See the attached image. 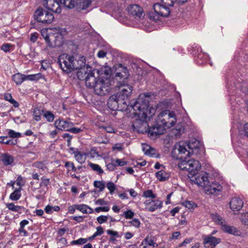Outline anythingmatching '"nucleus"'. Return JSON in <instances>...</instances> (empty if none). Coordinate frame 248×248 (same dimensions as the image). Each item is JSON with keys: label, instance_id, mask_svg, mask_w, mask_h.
<instances>
[{"label": "nucleus", "instance_id": "obj_1", "mask_svg": "<svg viewBox=\"0 0 248 248\" xmlns=\"http://www.w3.org/2000/svg\"><path fill=\"white\" fill-rule=\"evenodd\" d=\"M149 96L148 93L140 94L137 100L131 102L127 109L138 119L150 120L155 115L156 110L153 107L149 106L148 101L144 98Z\"/></svg>", "mask_w": 248, "mask_h": 248}, {"label": "nucleus", "instance_id": "obj_2", "mask_svg": "<svg viewBox=\"0 0 248 248\" xmlns=\"http://www.w3.org/2000/svg\"><path fill=\"white\" fill-rule=\"evenodd\" d=\"M59 63L61 69L67 73L81 68L85 65V59L83 57L76 59L74 56L63 54L59 58Z\"/></svg>", "mask_w": 248, "mask_h": 248}, {"label": "nucleus", "instance_id": "obj_3", "mask_svg": "<svg viewBox=\"0 0 248 248\" xmlns=\"http://www.w3.org/2000/svg\"><path fill=\"white\" fill-rule=\"evenodd\" d=\"M100 74L98 70L92 69V68L85 65L77 72L78 78L84 80L85 85L88 88L93 89L100 79Z\"/></svg>", "mask_w": 248, "mask_h": 248}, {"label": "nucleus", "instance_id": "obj_4", "mask_svg": "<svg viewBox=\"0 0 248 248\" xmlns=\"http://www.w3.org/2000/svg\"><path fill=\"white\" fill-rule=\"evenodd\" d=\"M157 120L159 124H163L167 129L174 126L177 122L174 112L168 109L160 112L157 116Z\"/></svg>", "mask_w": 248, "mask_h": 248}, {"label": "nucleus", "instance_id": "obj_5", "mask_svg": "<svg viewBox=\"0 0 248 248\" xmlns=\"http://www.w3.org/2000/svg\"><path fill=\"white\" fill-rule=\"evenodd\" d=\"M178 166L181 170L188 171V175L195 174V172L198 171L201 167L199 161L193 159L182 160L179 162Z\"/></svg>", "mask_w": 248, "mask_h": 248}, {"label": "nucleus", "instance_id": "obj_6", "mask_svg": "<svg viewBox=\"0 0 248 248\" xmlns=\"http://www.w3.org/2000/svg\"><path fill=\"white\" fill-rule=\"evenodd\" d=\"M187 144L184 142L181 141L176 143L171 152L172 157L175 159H181L183 157V155L186 153H187V155H189L191 152L187 150Z\"/></svg>", "mask_w": 248, "mask_h": 248}, {"label": "nucleus", "instance_id": "obj_7", "mask_svg": "<svg viewBox=\"0 0 248 248\" xmlns=\"http://www.w3.org/2000/svg\"><path fill=\"white\" fill-rule=\"evenodd\" d=\"M35 18L39 22L45 24L51 23L54 20L52 14L42 8L37 9L34 13Z\"/></svg>", "mask_w": 248, "mask_h": 248}, {"label": "nucleus", "instance_id": "obj_8", "mask_svg": "<svg viewBox=\"0 0 248 248\" xmlns=\"http://www.w3.org/2000/svg\"><path fill=\"white\" fill-rule=\"evenodd\" d=\"M190 181L204 188L209 182L208 174L205 172H195V174L188 175Z\"/></svg>", "mask_w": 248, "mask_h": 248}, {"label": "nucleus", "instance_id": "obj_9", "mask_svg": "<svg viewBox=\"0 0 248 248\" xmlns=\"http://www.w3.org/2000/svg\"><path fill=\"white\" fill-rule=\"evenodd\" d=\"M94 92L98 95H104L109 92L110 83L108 79L100 78L93 88Z\"/></svg>", "mask_w": 248, "mask_h": 248}, {"label": "nucleus", "instance_id": "obj_10", "mask_svg": "<svg viewBox=\"0 0 248 248\" xmlns=\"http://www.w3.org/2000/svg\"><path fill=\"white\" fill-rule=\"evenodd\" d=\"M65 31L60 28H55L50 29V35L51 36V44H54V47L61 45L62 35Z\"/></svg>", "mask_w": 248, "mask_h": 248}, {"label": "nucleus", "instance_id": "obj_11", "mask_svg": "<svg viewBox=\"0 0 248 248\" xmlns=\"http://www.w3.org/2000/svg\"><path fill=\"white\" fill-rule=\"evenodd\" d=\"M108 108L112 110H116L119 108L122 109H127L128 106H125L122 102V100L119 97L118 94H114L110 96L108 101Z\"/></svg>", "mask_w": 248, "mask_h": 248}, {"label": "nucleus", "instance_id": "obj_12", "mask_svg": "<svg viewBox=\"0 0 248 248\" xmlns=\"http://www.w3.org/2000/svg\"><path fill=\"white\" fill-rule=\"evenodd\" d=\"M41 77L42 76L40 74L25 76L20 73H17L13 76L12 79L16 85H19L21 84L24 80H38L41 78Z\"/></svg>", "mask_w": 248, "mask_h": 248}, {"label": "nucleus", "instance_id": "obj_13", "mask_svg": "<svg viewBox=\"0 0 248 248\" xmlns=\"http://www.w3.org/2000/svg\"><path fill=\"white\" fill-rule=\"evenodd\" d=\"M119 90V92L116 94L121 98L123 104L127 107V103H128V98L132 91V87L129 85H123L120 87Z\"/></svg>", "mask_w": 248, "mask_h": 248}, {"label": "nucleus", "instance_id": "obj_14", "mask_svg": "<svg viewBox=\"0 0 248 248\" xmlns=\"http://www.w3.org/2000/svg\"><path fill=\"white\" fill-rule=\"evenodd\" d=\"M204 192L207 195H218L222 191V186L218 183L208 182V184L203 188Z\"/></svg>", "mask_w": 248, "mask_h": 248}, {"label": "nucleus", "instance_id": "obj_15", "mask_svg": "<svg viewBox=\"0 0 248 248\" xmlns=\"http://www.w3.org/2000/svg\"><path fill=\"white\" fill-rule=\"evenodd\" d=\"M129 15L135 19H140L144 17V14L141 7L137 4H132L127 7Z\"/></svg>", "mask_w": 248, "mask_h": 248}, {"label": "nucleus", "instance_id": "obj_16", "mask_svg": "<svg viewBox=\"0 0 248 248\" xmlns=\"http://www.w3.org/2000/svg\"><path fill=\"white\" fill-rule=\"evenodd\" d=\"M154 9L157 14L163 17L169 16L170 13V7L161 2L155 4Z\"/></svg>", "mask_w": 248, "mask_h": 248}, {"label": "nucleus", "instance_id": "obj_17", "mask_svg": "<svg viewBox=\"0 0 248 248\" xmlns=\"http://www.w3.org/2000/svg\"><path fill=\"white\" fill-rule=\"evenodd\" d=\"M144 204L145 209L150 212H154L162 207V202L159 200H147L144 202Z\"/></svg>", "mask_w": 248, "mask_h": 248}, {"label": "nucleus", "instance_id": "obj_18", "mask_svg": "<svg viewBox=\"0 0 248 248\" xmlns=\"http://www.w3.org/2000/svg\"><path fill=\"white\" fill-rule=\"evenodd\" d=\"M243 204L242 200L237 197L232 198L229 202L230 208L234 214H235L236 212L240 211L242 208Z\"/></svg>", "mask_w": 248, "mask_h": 248}, {"label": "nucleus", "instance_id": "obj_19", "mask_svg": "<svg viewBox=\"0 0 248 248\" xmlns=\"http://www.w3.org/2000/svg\"><path fill=\"white\" fill-rule=\"evenodd\" d=\"M43 5L54 13L61 12V8L57 0H44Z\"/></svg>", "mask_w": 248, "mask_h": 248}, {"label": "nucleus", "instance_id": "obj_20", "mask_svg": "<svg viewBox=\"0 0 248 248\" xmlns=\"http://www.w3.org/2000/svg\"><path fill=\"white\" fill-rule=\"evenodd\" d=\"M221 239L217 238L212 235L206 236L203 239V244L205 247L206 245H208L212 248H214L217 244L221 242Z\"/></svg>", "mask_w": 248, "mask_h": 248}, {"label": "nucleus", "instance_id": "obj_21", "mask_svg": "<svg viewBox=\"0 0 248 248\" xmlns=\"http://www.w3.org/2000/svg\"><path fill=\"white\" fill-rule=\"evenodd\" d=\"M167 128L163 124H159L156 120V124L149 130V134L151 136H157L164 133Z\"/></svg>", "mask_w": 248, "mask_h": 248}, {"label": "nucleus", "instance_id": "obj_22", "mask_svg": "<svg viewBox=\"0 0 248 248\" xmlns=\"http://www.w3.org/2000/svg\"><path fill=\"white\" fill-rule=\"evenodd\" d=\"M148 120H141V119L136 120L133 124L134 129L139 132H142L146 130L148 126L147 123Z\"/></svg>", "mask_w": 248, "mask_h": 248}, {"label": "nucleus", "instance_id": "obj_23", "mask_svg": "<svg viewBox=\"0 0 248 248\" xmlns=\"http://www.w3.org/2000/svg\"><path fill=\"white\" fill-rule=\"evenodd\" d=\"M187 145L188 149L191 150V151H190L191 154H198V149L202 147V143L196 139L191 140Z\"/></svg>", "mask_w": 248, "mask_h": 248}, {"label": "nucleus", "instance_id": "obj_24", "mask_svg": "<svg viewBox=\"0 0 248 248\" xmlns=\"http://www.w3.org/2000/svg\"><path fill=\"white\" fill-rule=\"evenodd\" d=\"M40 32L42 36L45 39L46 43L47 44V46L50 48L54 47V44H51V36L50 35V29H47L46 28H44L41 30Z\"/></svg>", "mask_w": 248, "mask_h": 248}, {"label": "nucleus", "instance_id": "obj_25", "mask_svg": "<svg viewBox=\"0 0 248 248\" xmlns=\"http://www.w3.org/2000/svg\"><path fill=\"white\" fill-rule=\"evenodd\" d=\"M71 123L62 120H57L55 121L54 124L56 128L64 131H68L70 128Z\"/></svg>", "mask_w": 248, "mask_h": 248}, {"label": "nucleus", "instance_id": "obj_26", "mask_svg": "<svg viewBox=\"0 0 248 248\" xmlns=\"http://www.w3.org/2000/svg\"><path fill=\"white\" fill-rule=\"evenodd\" d=\"M221 229L223 231L227 233L236 235H239V232L237 228L234 226L228 225L226 222L221 227Z\"/></svg>", "mask_w": 248, "mask_h": 248}, {"label": "nucleus", "instance_id": "obj_27", "mask_svg": "<svg viewBox=\"0 0 248 248\" xmlns=\"http://www.w3.org/2000/svg\"><path fill=\"white\" fill-rule=\"evenodd\" d=\"M142 150L144 153V154L147 155L152 157L157 156L155 150L146 143L142 144Z\"/></svg>", "mask_w": 248, "mask_h": 248}, {"label": "nucleus", "instance_id": "obj_28", "mask_svg": "<svg viewBox=\"0 0 248 248\" xmlns=\"http://www.w3.org/2000/svg\"><path fill=\"white\" fill-rule=\"evenodd\" d=\"M210 216L213 221H214L216 224L219 225L220 227L226 222L223 217L217 213H211Z\"/></svg>", "mask_w": 248, "mask_h": 248}, {"label": "nucleus", "instance_id": "obj_29", "mask_svg": "<svg viewBox=\"0 0 248 248\" xmlns=\"http://www.w3.org/2000/svg\"><path fill=\"white\" fill-rule=\"evenodd\" d=\"M155 176L160 181H164L168 179L170 174L165 170H161L155 173Z\"/></svg>", "mask_w": 248, "mask_h": 248}, {"label": "nucleus", "instance_id": "obj_30", "mask_svg": "<svg viewBox=\"0 0 248 248\" xmlns=\"http://www.w3.org/2000/svg\"><path fill=\"white\" fill-rule=\"evenodd\" d=\"M77 209L84 214H91L93 209L85 204H77Z\"/></svg>", "mask_w": 248, "mask_h": 248}, {"label": "nucleus", "instance_id": "obj_31", "mask_svg": "<svg viewBox=\"0 0 248 248\" xmlns=\"http://www.w3.org/2000/svg\"><path fill=\"white\" fill-rule=\"evenodd\" d=\"M1 161L4 165H11L14 161L13 156L7 154H3L1 155Z\"/></svg>", "mask_w": 248, "mask_h": 248}, {"label": "nucleus", "instance_id": "obj_32", "mask_svg": "<svg viewBox=\"0 0 248 248\" xmlns=\"http://www.w3.org/2000/svg\"><path fill=\"white\" fill-rule=\"evenodd\" d=\"M21 187L16 189L10 195L9 198L12 201H17L21 197Z\"/></svg>", "mask_w": 248, "mask_h": 248}, {"label": "nucleus", "instance_id": "obj_33", "mask_svg": "<svg viewBox=\"0 0 248 248\" xmlns=\"http://www.w3.org/2000/svg\"><path fill=\"white\" fill-rule=\"evenodd\" d=\"M59 1L61 4L68 9L73 8L76 3L75 0H59Z\"/></svg>", "mask_w": 248, "mask_h": 248}, {"label": "nucleus", "instance_id": "obj_34", "mask_svg": "<svg viewBox=\"0 0 248 248\" xmlns=\"http://www.w3.org/2000/svg\"><path fill=\"white\" fill-rule=\"evenodd\" d=\"M75 157L76 160L80 164L84 163L86 160V155L79 152H75Z\"/></svg>", "mask_w": 248, "mask_h": 248}, {"label": "nucleus", "instance_id": "obj_35", "mask_svg": "<svg viewBox=\"0 0 248 248\" xmlns=\"http://www.w3.org/2000/svg\"><path fill=\"white\" fill-rule=\"evenodd\" d=\"M143 243H145V245L143 247V248H148V246H153V247H155L157 246V245L148 236L146 237L144 239L143 242H142V244H143Z\"/></svg>", "mask_w": 248, "mask_h": 248}, {"label": "nucleus", "instance_id": "obj_36", "mask_svg": "<svg viewBox=\"0 0 248 248\" xmlns=\"http://www.w3.org/2000/svg\"><path fill=\"white\" fill-rule=\"evenodd\" d=\"M239 219L243 224L248 225V212L241 213Z\"/></svg>", "mask_w": 248, "mask_h": 248}, {"label": "nucleus", "instance_id": "obj_37", "mask_svg": "<svg viewBox=\"0 0 248 248\" xmlns=\"http://www.w3.org/2000/svg\"><path fill=\"white\" fill-rule=\"evenodd\" d=\"M89 166L91 169L94 171L97 172L99 174H102L103 173V170L101 169L100 166L98 164H93L92 163H89Z\"/></svg>", "mask_w": 248, "mask_h": 248}, {"label": "nucleus", "instance_id": "obj_38", "mask_svg": "<svg viewBox=\"0 0 248 248\" xmlns=\"http://www.w3.org/2000/svg\"><path fill=\"white\" fill-rule=\"evenodd\" d=\"M6 207L9 210L14 212H19L21 207L18 205H16L13 203H8L6 204Z\"/></svg>", "mask_w": 248, "mask_h": 248}, {"label": "nucleus", "instance_id": "obj_39", "mask_svg": "<svg viewBox=\"0 0 248 248\" xmlns=\"http://www.w3.org/2000/svg\"><path fill=\"white\" fill-rule=\"evenodd\" d=\"M4 98L12 104L15 107H17L18 106L19 104L18 102L12 98L10 93H6L4 95Z\"/></svg>", "mask_w": 248, "mask_h": 248}, {"label": "nucleus", "instance_id": "obj_40", "mask_svg": "<svg viewBox=\"0 0 248 248\" xmlns=\"http://www.w3.org/2000/svg\"><path fill=\"white\" fill-rule=\"evenodd\" d=\"M182 204L189 209H192L196 207V204L192 201H186L183 202Z\"/></svg>", "mask_w": 248, "mask_h": 248}, {"label": "nucleus", "instance_id": "obj_41", "mask_svg": "<svg viewBox=\"0 0 248 248\" xmlns=\"http://www.w3.org/2000/svg\"><path fill=\"white\" fill-rule=\"evenodd\" d=\"M42 111L38 108H35L33 111L34 117L35 120L38 121L41 120Z\"/></svg>", "mask_w": 248, "mask_h": 248}, {"label": "nucleus", "instance_id": "obj_42", "mask_svg": "<svg viewBox=\"0 0 248 248\" xmlns=\"http://www.w3.org/2000/svg\"><path fill=\"white\" fill-rule=\"evenodd\" d=\"M44 116L48 122H52L54 119V115L49 111L45 112L44 114Z\"/></svg>", "mask_w": 248, "mask_h": 248}, {"label": "nucleus", "instance_id": "obj_43", "mask_svg": "<svg viewBox=\"0 0 248 248\" xmlns=\"http://www.w3.org/2000/svg\"><path fill=\"white\" fill-rule=\"evenodd\" d=\"M87 242V239L80 238L76 240H73L71 242L72 245H83Z\"/></svg>", "mask_w": 248, "mask_h": 248}, {"label": "nucleus", "instance_id": "obj_44", "mask_svg": "<svg viewBox=\"0 0 248 248\" xmlns=\"http://www.w3.org/2000/svg\"><path fill=\"white\" fill-rule=\"evenodd\" d=\"M94 186L95 187L99 188L101 191H103L105 187L104 183L101 181H94Z\"/></svg>", "mask_w": 248, "mask_h": 248}, {"label": "nucleus", "instance_id": "obj_45", "mask_svg": "<svg viewBox=\"0 0 248 248\" xmlns=\"http://www.w3.org/2000/svg\"><path fill=\"white\" fill-rule=\"evenodd\" d=\"M106 186L109 190L110 194H112L116 189V186L115 184L111 182L108 183L106 185Z\"/></svg>", "mask_w": 248, "mask_h": 248}, {"label": "nucleus", "instance_id": "obj_46", "mask_svg": "<svg viewBox=\"0 0 248 248\" xmlns=\"http://www.w3.org/2000/svg\"><path fill=\"white\" fill-rule=\"evenodd\" d=\"M8 134L11 138H16L21 137V135L20 133L16 132L13 130H9Z\"/></svg>", "mask_w": 248, "mask_h": 248}, {"label": "nucleus", "instance_id": "obj_47", "mask_svg": "<svg viewBox=\"0 0 248 248\" xmlns=\"http://www.w3.org/2000/svg\"><path fill=\"white\" fill-rule=\"evenodd\" d=\"M33 166L41 169L42 170H44L46 168V166L44 162H36L33 163Z\"/></svg>", "mask_w": 248, "mask_h": 248}, {"label": "nucleus", "instance_id": "obj_48", "mask_svg": "<svg viewBox=\"0 0 248 248\" xmlns=\"http://www.w3.org/2000/svg\"><path fill=\"white\" fill-rule=\"evenodd\" d=\"M176 1L177 0H162L161 2L170 8V7L173 6L174 2Z\"/></svg>", "mask_w": 248, "mask_h": 248}, {"label": "nucleus", "instance_id": "obj_49", "mask_svg": "<svg viewBox=\"0 0 248 248\" xmlns=\"http://www.w3.org/2000/svg\"><path fill=\"white\" fill-rule=\"evenodd\" d=\"M116 166H124L127 164V162L124 159H117L113 160Z\"/></svg>", "mask_w": 248, "mask_h": 248}, {"label": "nucleus", "instance_id": "obj_50", "mask_svg": "<svg viewBox=\"0 0 248 248\" xmlns=\"http://www.w3.org/2000/svg\"><path fill=\"white\" fill-rule=\"evenodd\" d=\"M108 219V216H100L97 218V220L99 224L106 222Z\"/></svg>", "mask_w": 248, "mask_h": 248}, {"label": "nucleus", "instance_id": "obj_51", "mask_svg": "<svg viewBox=\"0 0 248 248\" xmlns=\"http://www.w3.org/2000/svg\"><path fill=\"white\" fill-rule=\"evenodd\" d=\"M143 196L145 198H152V199H154L155 197V196L153 193V192L151 190H148L145 191L143 193Z\"/></svg>", "mask_w": 248, "mask_h": 248}, {"label": "nucleus", "instance_id": "obj_52", "mask_svg": "<svg viewBox=\"0 0 248 248\" xmlns=\"http://www.w3.org/2000/svg\"><path fill=\"white\" fill-rule=\"evenodd\" d=\"M104 232L103 229L101 226H98L96 228V231L93 235L92 237L94 238L95 237L101 235Z\"/></svg>", "mask_w": 248, "mask_h": 248}, {"label": "nucleus", "instance_id": "obj_53", "mask_svg": "<svg viewBox=\"0 0 248 248\" xmlns=\"http://www.w3.org/2000/svg\"><path fill=\"white\" fill-rule=\"evenodd\" d=\"M13 47V45L10 44H6L1 46V49L6 52L10 50V48Z\"/></svg>", "mask_w": 248, "mask_h": 248}, {"label": "nucleus", "instance_id": "obj_54", "mask_svg": "<svg viewBox=\"0 0 248 248\" xmlns=\"http://www.w3.org/2000/svg\"><path fill=\"white\" fill-rule=\"evenodd\" d=\"M123 144H121V143H116V144H115L113 146H112V150L113 151H121L122 150H123Z\"/></svg>", "mask_w": 248, "mask_h": 248}, {"label": "nucleus", "instance_id": "obj_55", "mask_svg": "<svg viewBox=\"0 0 248 248\" xmlns=\"http://www.w3.org/2000/svg\"><path fill=\"white\" fill-rule=\"evenodd\" d=\"M15 182L16 185L19 186V187L21 188V186L24 185L23 181V178L21 176H18Z\"/></svg>", "mask_w": 248, "mask_h": 248}, {"label": "nucleus", "instance_id": "obj_56", "mask_svg": "<svg viewBox=\"0 0 248 248\" xmlns=\"http://www.w3.org/2000/svg\"><path fill=\"white\" fill-rule=\"evenodd\" d=\"M95 211L99 213L100 211L108 212L109 210L108 206L97 207L94 209Z\"/></svg>", "mask_w": 248, "mask_h": 248}, {"label": "nucleus", "instance_id": "obj_57", "mask_svg": "<svg viewBox=\"0 0 248 248\" xmlns=\"http://www.w3.org/2000/svg\"><path fill=\"white\" fill-rule=\"evenodd\" d=\"M124 217L127 218H132L134 216V213L131 210H128L124 212Z\"/></svg>", "mask_w": 248, "mask_h": 248}, {"label": "nucleus", "instance_id": "obj_58", "mask_svg": "<svg viewBox=\"0 0 248 248\" xmlns=\"http://www.w3.org/2000/svg\"><path fill=\"white\" fill-rule=\"evenodd\" d=\"M130 223L133 226H134L136 228H139L140 225V221L138 219L134 218L130 222Z\"/></svg>", "mask_w": 248, "mask_h": 248}, {"label": "nucleus", "instance_id": "obj_59", "mask_svg": "<svg viewBox=\"0 0 248 248\" xmlns=\"http://www.w3.org/2000/svg\"><path fill=\"white\" fill-rule=\"evenodd\" d=\"M50 183L49 179L42 178V182H41L40 186H47Z\"/></svg>", "mask_w": 248, "mask_h": 248}, {"label": "nucleus", "instance_id": "obj_60", "mask_svg": "<svg viewBox=\"0 0 248 248\" xmlns=\"http://www.w3.org/2000/svg\"><path fill=\"white\" fill-rule=\"evenodd\" d=\"M107 168L109 171L114 170L116 168V165L114 161L112 160L111 163L108 164L107 165Z\"/></svg>", "mask_w": 248, "mask_h": 248}, {"label": "nucleus", "instance_id": "obj_61", "mask_svg": "<svg viewBox=\"0 0 248 248\" xmlns=\"http://www.w3.org/2000/svg\"><path fill=\"white\" fill-rule=\"evenodd\" d=\"M102 71L106 76H108L111 74V69L108 66H105L102 68Z\"/></svg>", "mask_w": 248, "mask_h": 248}, {"label": "nucleus", "instance_id": "obj_62", "mask_svg": "<svg viewBox=\"0 0 248 248\" xmlns=\"http://www.w3.org/2000/svg\"><path fill=\"white\" fill-rule=\"evenodd\" d=\"M180 235V232H175L172 233L171 236L170 238V240L177 239Z\"/></svg>", "mask_w": 248, "mask_h": 248}, {"label": "nucleus", "instance_id": "obj_63", "mask_svg": "<svg viewBox=\"0 0 248 248\" xmlns=\"http://www.w3.org/2000/svg\"><path fill=\"white\" fill-rule=\"evenodd\" d=\"M72 126L73 124L71 123L70 125V128L68 131L72 132L74 133H78L81 131L80 129L77 128H72Z\"/></svg>", "mask_w": 248, "mask_h": 248}, {"label": "nucleus", "instance_id": "obj_64", "mask_svg": "<svg viewBox=\"0 0 248 248\" xmlns=\"http://www.w3.org/2000/svg\"><path fill=\"white\" fill-rule=\"evenodd\" d=\"M65 166L67 167L68 169H71L73 170H76L74 164L72 162H66L65 164Z\"/></svg>", "mask_w": 248, "mask_h": 248}]
</instances>
